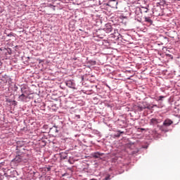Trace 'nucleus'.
I'll list each match as a JSON object with an SVG mask.
<instances>
[{
  "label": "nucleus",
  "mask_w": 180,
  "mask_h": 180,
  "mask_svg": "<svg viewBox=\"0 0 180 180\" xmlns=\"http://www.w3.org/2000/svg\"><path fill=\"white\" fill-rule=\"evenodd\" d=\"M20 88L21 94L18 95V101L20 102H29V96H30V89L27 86V84H21L19 86Z\"/></svg>",
  "instance_id": "nucleus-1"
},
{
  "label": "nucleus",
  "mask_w": 180,
  "mask_h": 180,
  "mask_svg": "<svg viewBox=\"0 0 180 180\" xmlns=\"http://www.w3.org/2000/svg\"><path fill=\"white\" fill-rule=\"evenodd\" d=\"M103 30L105 32V33H111V37H113L114 39H119L120 38L119 36H120L122 40H124L123 36L119 34V32H117V30H115V28H113V27H112V25L109 23H107L105 25L104 27L103 28Z\"/></svg>",
  "instance_id": "nucleus-2"
},
{
  "label": "nucleus",
  "mask_w": 180,
  "mask_h": 180,
  "mask_svg": "<svg viewBox=\"0 0 180 180\" xmlns=\"http://www.w3.org/2000/svg\"><path fill=\"white\" fill-rule=\"evenodd\" d=\"M22 147L21 146H19V142L17 143V155L14 159L12 160V162H15V164H19V162H26L27 161L25 158V154L22 150L19 148Z\"/></svg>",
  "instance_id": "nucleus-3"
},
{
  "label": "nucleus",
  "mask_w": 180,
  "mask_h": 180,
  "mask_svg": "<svg viewBox=\"0 0 180 180\" xmlns=\"http://www.w3.org/2000/svg\"><path fill=\"white\" fill-rule=\"evenodd\" d=\"M134 18L135 20L139 22L140 23H143V14L141 13V10H140V7H136L134 10Z\"/></svg>",
  "instance_id": "nucleus-4"
},
{
  "label": "nucleus",
  "mask_w": 180,
  "mask_h": 180,
  "mask_svg": "<svg viewBox=\"0 0 180 180\" xmlns=\"http://www.w3.org/2000/svg\"><path fill=\"white\" fill-rule=\"evenodd\" d=\"M117 0H110L107 3V6L110 8H113L114 9H117Z\"/></svg>",
  "instance_id": "nucleus-5"
},
{
  "label": "nucleus",
  "mask_w": 180,
  "mask_h": 180,
  "mask_svg": "<svg viewBox=\"0 0 180 180\" xmlns=\"http://www.w3.org/2000/svg\"><path fill=\"white\" fill-rule=\"evenodd\" d=\"M65 84L68 88H72V89H75V82L73 79L68 80L65 82Z\"/></svg>",
  "instance_id": "nucleus-6"
},
{
  "label": "nucleus",
  "mask_w": 180,
  "mask_h": 180,
  "mask_svg": "<svg viewBox=\"0 0 180 180\" xmlns=\"http://www.w3.org/2000/svg\"><path fill=\"white\" fill-rule=\"evenodd\" d=\"M143 23L146 25V26H151L153 25V20L150 17L145 16Z\"/></svg>",
  "instance_id": "nucleus-7"
},
{
  "label": "nucleus",
  "mask_w": 180,
  "mask_h": 180,
  "mask_svg": "<svg viewBox=\"0 0 180 180\" xmlns=\"http://www.w3.org/2000/svg\"><path fill=\"white\" fill-rule=\"evenodd\" d=\"M1 81H3L4 82L8 83V84H11V82H12V79L11 78V77L4 75L2 77Z\"/></svg>",
  "instance_id": "nucleus-8"
},
{
  "label": "nucleus",
  "mask_w": 180,
  "mask_h": 180,
  "mask_svg": "<svg viewBox=\"0 0 180 180\" xmlns=\"http://www.w3.org/2000/svg\"><path fill=\"white\" fill-rule=\"evenodd\" d=\"M103 154L104 153L100 152H94L91 153V156L93 158H101V157H103Z\"/></svg>",
  "instance_id": "nucleus-9"
},
{
  "label": "nucleus",
  "mask_w": 180,
  "mask_h": 180,
  "mask_svg": "<svg viewBox=\"0 0 180 180\" xmlns=\"http://www.w3.org/2000/svg\"><path fill=\"white\" fill-rule=\"evenodd\" d=\"M172 123H173L172 120H171L169 119H166L163 122V127H168L171 126V124H172Z\"/></svg>",
  "instance_id": "nucleus-10"
},
{
  "label": "nucleus",
  "mask_w": 180,
  "mask_h": 180,
  "mask_svg": "<svg viewBox=\"0 0 180 180\" xmlns=\"http://www.w3.org/2000/svg\"><path fill=\"white\" fill-rule=\"evenodd\" d=\"M20 84H11L10 85L9 88L10 89H11V91H13V92H18V89H19V86Z\"/></svg>",
  "instance_id": "nucleus-11"
},
{
  "label": "nucleus",
  "mask_w": 180,
  "mask_h": 180,
  "mask_svg": "<svg viewBox=\"0 0 180 180\" xmlns=\"http://www.w3.org/2000/svg\"><path fill=\"white\" fill-rule=\"evenodd\" d=\"M51 133H53L54 134H57L58 133V127L53 125V127L50 128Z\"/></svg>",
  "instance_id": "nucleus-12"
},
{
  "label": "nucleus",
  "mask_w": 180,
  "mask_h": 180,
  "mask_svg": "<svg viewBox=\"0 0 180 180\" xmlns=\"http://www.w3.org/2000/svg\"><path fill=\"white\" fill-rule=\"evenodd\" d=\"M140 10H141V13H147V12H148V6L147 7H144V6H142V7H140Z\"/></svg>",
  "instance_id": "nucleus-13"
},
{
  "label": "nucleus",
  "mask_w": 180,
  "mask_h": 180,
  "mask_svg": "<svg viewBox=\"0 0 180 180\" xmlns=\"http://www.w3.org/2000/svg\"><path fill=\"white\" fill-rule=\"evenodd\" d=\"M165 98H167V96H159L155 101H157V102H162V101H164V99H165Z\"/></svg>",
  "instance_id": "nucleus-14"
},
{
  "label": "nucleus",
  "mask_w": 180,
  "mask_h": 180,
  "mask_svg": "<svg viewBox=\"0 0 180 180\" xmlns=\"http://www.w3.org/2000/svg\"><path fill=\"white\" fill-rule=\"evenodd\" d=\"M68 157V154L67 153H60V158L62 160H67Z\"/></svg>",
  "instance_id": "nucleus-15"
},
{
  "label": "nucleus",
  "mask_w": 180,
  "mask_h": 180,
  "mask_svg": "<svg viewBox=\"0 0 180 180\" xmlns=\"http://www.w3.org/2000/svg\"><path fill=\"white\" fill-rule=\"evenodd\" d=\"M157 123H158V121L157 120V119L152 118L150 120V124L154 125V124H157Z\"/></svg>",
  "instance_id": "nucleus-16"
},
{
  "label": "nucleus",
  "mask_w": 180,
  "mask_h": 180,
  "mask_svg": "<svg viewBox=\"0 0 180 180\" xmlns=\"http://www.w3.org/2000/svg\"><path fill=\"white\" fill-rule=\"evenodd\" d=\"M102 44L103 46H106L108 47L109 46V42L108 41V40H103L102 41Z\"/></svg>",
  "instance_id": "nucleus-17"
},
{
  "label": "nucleus",
  "mask_w": 180,
  "mask_h": 180,
  "mask_svg": "<svg viewBox=\"0 0 180 180\" xmlns=\"http://www.w3.org/2000/svg\"><path fill=\"white\" fill-rule=\"evenodd\" d=\"M112 178H110V175H108L107 176H105L104 179H99V180H111Z\"/></svg>",
  "instance_id": "nucleus-18"
},
{
  "label": "nucleus",
  "mask_w": 180,
  "mask_h": 180,
  "mask_svg": "<svg viewBox=\"0 0 180 180\" xmlns=\"http://www.w3.org/2000/svg\"><path fill=\"white\" fill-rule=\"evenodd\" d=\"M12 105H13V106H16L18 105V101L13 100V103H11Z\"/></svg>",
  "instance_id": "nucleus-19"
},
{
  "label": "nucleus",
  "mask_w": 180,
  "mask_h": 180,
  "mask_svg": "<svg viewBox=\"0 0 180 180\" xmlns=\"http://www.w3.org/2000/svg\"><path fill=\"white\" fill-rule=\"evenodd\" d=\"M138 110L139 111V112H142V110H144V108H143V107H138Z\"/></svg>",
  "instance_id": "nucleus-20"
},
{
  "label": "nucleus",
  "mask_w": 180,
  "mask_h": 180,
  "mask_svg": "<svg viewBox=\"0 0 180 180\" xmlns=\"http://www.w3.org/2000/svg\"><path fill=\"white\" fill-rule=\"evenodd\" d=\"M115 137H120V134L119 132V131H117V133L115 134Z\"/></svg>",
  "instance_id": "nucleus-21"
},
{
  "label": "nucleus",
  "mask_w": 180,
  "mask_h": 180,
  "mask_svg": "<svg viewBox=\"0 0 180 180\" xmlns=\"http://www.w3.org/2000/svg\"><path fill=\"white\" fill-rule=\"evenodd\" d=\"M6 102H8V103H12L13 102V100L8 98L6 100Z\"/></svg>",
  "instance_id": "nucleus-22"
},
{
  "label": "nucleus",
  "mask_w": 180,
  "mask_h": 180,
  "mask_svg": "<svg viewBox=\"0 0 180 180\" xmlns=\"http://www.w3.org/2000/svg\"><path fill=\"white\" fill-rule=\"evenodd\" d=\"M152 133H153V136H157L158 134L157 133V131H155V130H153V131H152Z\"/></svg>",
  "instance_id": "nucleus-23"
},
{
  "label": "nucleus",
  "mask_w": 180,
  "mask_h": 180,
  "mask_svg": "<svg viewBox=\"0 0 180 180\" xmlns=\"http://www.w3.org/2000/svg\"><path fill=\"white\" fill-rule=\"evenodd\" d=\"M45 171H48V172L51 171V167L49 166V167H46Z\"/></svg>",
  "instance_id": "nucleus-24"
},
{
  "label": "nucleus",
  "mask_w": 180,
  "mask_h": 180,
  "mask_svg": "<svg viewBox=\"0 0 180 180\" xmlns=\"http://www.w3.org/2000/svg\"><path fill=\"white\" fill-rule=\"evenodd\" d=\"M13 32H11L10 34H8L7 36L8 37H12V36H13Z\"/></svg>",
  "instance_id": "nucleus-25"
},
{
  "label": "nucleus",
  "mask_w": 180,
  "mask_h": 180,
  "mask_svg": "<svg viewBox=\"0 0 180 180\" xmlns=\"http://www.w3.org/2000/svg\"><path fill=\"white\" fill-rule=\"evenodd\" d=\"M151 108H160L157 104H153Z\"/></svg>",
  "instance_id": "nucleus-26"
},
{
  "label": "nucleus",
  "mask_w": 180,
  "mask_h": 180,
  "mask_svg": "<svg viewBox=\"0 0 180 180\" xmlns=\"http://www.w3.org/2000/svg\"><path fill=\"white\" fill-rule=\"evenodd\" d=\"M118 132L120 133V135L121 136L122 134H124V131L118 130Z\"/></svg>",
  "instance_id": "nucleus-27"
},
{
  "label": "nucleus",
  "mask_w": 180,
  "mask_h": 180,
  "mask_svg": "<svg viewBox=\"0 0 180 180\" xmlns=\"http://www.w3.org/2000/svg\"><path fill=\"white\" fill-rule=\"evenodd\" d=\"M5 163L4 162H0V168H2V167H4V165Z\"/></svg>",
  "instance_id": "nucleus-28"
},
{
  "label": "nucleus",
  "mask_w": 180,
  "mask_h": 180,
  "mask_svg": "<svg viewBox=\"0 0 180 180\" xmlns=\"http://www.w3.org/2000/svg\"><path fill=\"white\" fill-rule=\"evenodd\" d=\"M8 172H13L14 174L16 173V170L15 169L9 170Z\"/></svg>",
  "instance_id": "nucleus-29"
},
{
  "label": "nucleus",
  "mask_w": 180,
  "mask_h": 180,
  "mask_svg": "<svg viewBox=\"0 0 180 180\" xmlns=\"http://www.w3.org/2000/svg\"><path fill=\"white\" fill-rule=\"evenodd\" d=\"M76 117H77V119H81V115H76Z\"/></svg>",
  "instance_id": "nucleus-30"
},
{
  "label": "nucleus",
  "mask_w": 180,
  "mask_h": 180,
  "mask_svg": "<svg viewBox=\"0 0 180 180\" xmlns=\"http://www.w3.org/2000/svg\"><path fill=\"white\" fill-rule=\"evenodd\" d=\"M45 178H46V180H50L51 179L50 176H46Z\"/></svg>",
  "instance_id": "nucleus-31"
},
{
  "label": "nucleus",
  "mask_w": 180,
  "mask_h": 180,
  "mask_svg": "<svg viewBox=\"0 0 180 180\" xmlns=\"http://www.w3.org/2000/svg\"><path fill=\"white\" fill-rule=\"evenodd\" d=\"M143 148H148V146H143Z\"/></svg>",
  "instance_id": "nucleus-32"
},
{
  "label": "nucleus",
  "mask_w": 180,
  "mask_h": 180,
  "mask_svg": "<svg viewBox=\"0 0 180 180\" xmlns=\"http://www.w3.org/2000/svg\"><path fill=\"white\" fill-rule=\"evenodd\" d=\"M52 6H53V11H56V6H53V5H52Z\"/></svg>",
  "instance_id": "nucleus-33"
},
{
  "label": "nucleus",
  "mask_w": 180,
  "mask_h": 180,
  "mask_svg": "<svg viewBox=\"0 0 180 180\" xmlns=\"http://www.w3.org/2000/svg\"><path fill=\"white\" fill-rule=\"evenodd\" d=\"M105 86H106L108 88H109V89H110V86L109 85L105 84Z\"/></svg>",
  "instance_id": "nucleus-34"
},
{
  "label": "nucleus",
  "mask_w": 180,
  "mask_h": 180,
  "mask_svg": "<svg viewBox=\"0 0 180 180\" xmlns=\"http://www.w3.org/2000/svg\"><path fill=\"white\" fill-rule=\"evenodd\" d=\"M168 56H169V57H172V55H169V54Z\"/></svg>",
  "instance_id": "nucleus-35"
},
{
  "label": "nucleus",
  "mask_w": 180,
  "mask_h": 180,
  "mask_svg": "<svg viewBox=\"0 0 180 180\" xmlns=\"http://www.w3.org/2000/svg\"><path fill=\"white\" fill-rule=\"evenodd\" d=\"M92 63H94V64H96V61H93Z\"/></svg>",
  "instance_id": "nucleus-36"
},
{
  "label": "nucleus",
  "mask_w": 180,
  "mask_h": 180,
  "mask_svg": "<svg viewBox=\"0 0 180 180\" xmlns=\"http://www.w3.org/2000/svg\"><path fill=\"white\" fill-rule=\"evenodd\" d=\"M91 180H97L96 179H91Z\"/></svg>",
  "instance_id": "nucleus-37"
},
{
  "label": "nucleus",
  "mask_w": 180,
  "mask_h": 180,
  "mask_svg": "<svg viewBox=\"0 0 180 180\" xmlns=\"http://www.w3.org/2000/svg\"><path fill=\"white\" fill-rule=\"evenodd\" d=\"M100 39H103V37H100Z\"/></svg>",
  "instance_id": "nucleus-38"
},
{
  "label": "nucleus",
  "mask_w": 180,
  "mask_h": 180,
  "mask_svg": "<svg viewBox=\"0 0 180 180\" xmlns=\"http://www.w3.org/2000/svg\"><path fill=\"white\" fill-rule=\"evenodd\" d=\"M130 144L131 145V144H134V143H130Z\"/></svg>",
  "instance_id": "nucleus-39"
},
{
  "label": "nucleus",
  "mask_w": 180,
  "mask_h": 180,
  "mask_svg": "<svg viewBox=\"0 0 180 180\" xmlns=\"http://www.w3.org/2000/svg\"><path fill=\"white\" fill-rule=\"evenodd\" d=\"M0 50L2 51V49H0Z\"/></svg>",
  "instance_id": "nucleus-40"
},
{
  "label": "nucleus",
  "mask_w": 180,
  "mask_h": 180,
  "mask_svg": "<svg viewBox=\"0 0 180 180\" xmlns=\"http://www.w3.org/2000/svg\"><path fill=\"white\" fill-rule=\"evenodd\" d=\"M178 1H180V0H178Z\"/></svg>",
  "instance_id": "nucleus-41"
}]
</instances>
